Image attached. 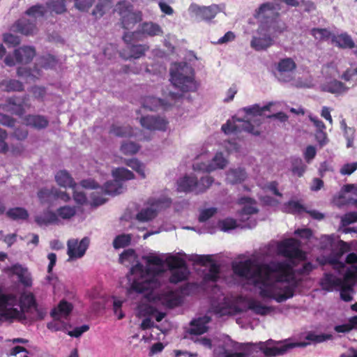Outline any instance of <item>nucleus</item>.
<instances>
[{
  "instance_id": "f257e3e1",
  "label": "nucleus",
  "mask_w": 357,
  "mask_h": 357,
  "mask_svg": "<svg viewBox=\"0 0 357 357\" xmlns=\"http://www.w3.org/2000/svg\"><path fill=\"white\" fill-rule=\"evenodd\" d=\"M143 260L146 263L145 268L137 260L133 249L124 250L119 257L121 264L127 266L132 265L128 275L129 282L132 283L126 292L131 299L140 296L149 301L153 299L151 292L161 285L164 274L169 277V281L172 284L185 280L189 274L185 261L174 255H169L164 259L151 255L143 257Z\"/></svg>"
},
{
  "instance_id": "f03ea898",
  "label": "nucleus",
  "mask_w": 357,
  "mask_h": 357,
  "mask_svg": "<svg viewBox=\"0 0 357 357\" xmlns=\"http://www.w3.org/2000/svg\"><path fill=\"white\" fill-rule=\"evenodd\" d=\"M234 273L253 284L263 298L282 303L292 298L296 285L288 278V267L282 263L261 265L255 259L232 264Z\"/></svg>"
},
{
  "instance_id": "7ed1b4c3",
  "label": "nucleus",
  "mask_w": 357,
  "mask_h": 357,
  "mask_svg": "<svg viewBox=\"0 0 357 357\" xmlns=\"http://www.w3.org/2000/svg\"><path fill=\"white\" fill-rule=\"evenodd\" d=\"M320 243L322 249L331 250L328 259V262L333 266L334 269L344 275L345 282L342 288L339 289L341 298L347 302L351 301L353 298L349 291L352 290V286L357 281V255L350 253L347 255L346 263L350 266L347 267L340 259L349 250L347 243L341 240L336 241L329 236L323 237Z\"/></svg>"
},
{
  "instance_id": "20e7f679",
  "label": "nucleus",
  "mask_w": 357,
  "mask_h": 357,
  "mask_svg": "<svg viewBox=\"0 0 357 357\" xmlns=\"http://www.w3.org/2000/svg\"><path fill=\"white\" fill-rule=\"evenodd\" d=\"M33 310L37 318H43L44 313L38 308L32 293L24 292L20 298L13 294H0V322L14 320L22 322L26 319L25 313Z\"/></svg>"
},
{
  "instance_id": "39448f33",
  "label": "nucleus",
  "mask_w": 357,
  "mask_h": 357,
  "mask_svg": "<svg viewBox=\"0 0 357 357\" xmlns=\"http://www.w3.org/2000/svg\"><path fill=\"white\" fill-rule=\"evenodd\" d=\"M307 343H289L280 346L273 345V341L269 340L266 342H259L258 344H241L238 342L228 340L222 348L224 357H248L253 351L259 349L267 357H274L285 354L290 349L296 347H305Z\"/></svg>"
},
{
  "instance_id": "423d86ee",
  "label": "nucleus",
  "mask_w": 357,
  "mask_h": 357,
  "mask_svg": "<svg viewBox=\"0 0 357 357\" xmlns=\"http://www.w3.org/2000/svg\"><path fill=\"white\" fill-rule=\"evenodd\" d=\"M272 105L273 102H268L263 107L255 104L243 107L239 112H244L245 116L242 118L233 117L232 121H228L222 125V130L226 134L245 131L258 136L261 132L258 128L263 122V112L269 110Z\"/></svg>"
},
{
  "instance_id": "0eeeda50",
  "label": "nucleus",
  "mask_w": 357,
  "mask_h": 357,
  "mask_svg": "<svg viewBox=\"0 0 357 357\" xmlns=\"http://www.w3.org/2000/svg\"><path fill=\"white\" fill-rule=\"evenodd\" d=\"M286 29L284 22H273L272 24L261 22L253 33L250 47L255 51H264L275 43V39Z\"/></svg>"
},
{
  "instance_id": "6e6552de",
  "label": "nucleus",
  "mask_w": 357,
  "mask_h": 357,
  "mask_svg": "<svg viewBox=\"0 0 357 357\" xmlns=\"http://www.w3.org/2000/svg\"><path fill=\"white\" fill-rule=\"evenodd\" d=\"M171 82L182 91H193L197 89L194 79V70L185 62L175 63L171 69Z\"/></svg>"
},
{
  "instance_id": "1a4fd4ad",
  "label": "nucleus",
  "mask_w": 357,
  "mask_h": 357,
  "mask_svg": "<svg viewBox=\"0 0 357 357\" xmlns=\"http://www.w3.org/2000/svg\"><path fill=\"white\" fill-rule=\"evenodd\" d=\"M213 181L210 176H203L199 181L194 176H185L178 181L177 190L183 192L203 193L210 188Z\"/></svg>"
},
{
  "instance_id": "9d476101",
  "label": "nucleus",
  "mask_w": 357,
  "mask_h": 357,
  "mask_svg": "<svg viewBox=\"0 0 357 357\" xmlns=\"http://www.w3.org/2000/svg\"><path fill=\"white\" fill-rule=\"evenodd\" d=\"M114 181H108L105 184L104 188H98L101 192L109 195H116L123 192V186L122 181L130 180L134 178L133 173L124 168L119 167L112 171Z\"/></svg>"
},
{
  "instance_id": "9b49d317",
  "label": "nucleus",
  "mask_w": 357,
  "mask_h": 357,
  "mask_svg": "<svg viewBox=\"0 0 357 357\" xmlns=\"http://www.w3.org/2000/svg\"><path fill=\"white\" fill-rule=\"evenodd\" d=\"M183 100V94L169 91L165 98L160 99L149 96L144 99L143 107L149 110H156L159 108L168 109L173 106H179Z\"/></svg>"
},
{
  "instance_id": "f8f14e48",
  "label": "nucleus",
  "mask_w": 357,
  "mask_h": 357,
  "mask_svg": "<svg viewBox=\"0 0 357 357\" xmlns=\"http://www.w3.org/2000/svg\"><path fill=\"white\" fill-rule=\"evenodd\" d=\"M342 78L345 81L352 83L351 87L356 86L357 84V67L347 70L342 74ZM349 88L350 86H346L344 83L337 79L330 81L321 86L323 91L336 95H342L347 93Z\"/></svg>"
},
{
  "instance_id": "ddd939ff",
  "label": "nucleus",
  "mask_w": 357,
  "mask_h": 357,
  "mask_svg": "<svg viewBox=\"0 0 357 357\" xmlns=\"http://www.w3.org/2000/svg\"><path fill=\"white\" fill-rule=\"evenodd\" d=\"M226 8L224 3L220 4H211L208 6H201L196 3H191L188 8L190 14L198 20L210 21L220 12H223Z\"/></svg>"
},
{
  "instance_id": "4468645a",
  "label": "nucleus",
  "mask_w": 357,
  "mask_h": 357,
  "mask_svg": "<svg viewBox=\"0 0 357 357\" xmlns=\"http://www.w3.org/2000/svg\"><path fill=\"white\" fill-rule=\"evenodd\" d=\"M171 202V199L165 196L151 199L149 201V206L137 213V219L141 222L151 220L157 215L160 210L169 207Z\"/></svg>"
},
{
  "instance_id": "2eb2a0df",
  "label": "nucleus",
  "mask_w": 357,
  "mask_h": 357,
  "mask_svg": "<svg viewBox=\"0 0 357 357\" xmlns=\"http://www.w3.org/2000/svg\"><path fill=\"white\" fill-rule=\"evenodd\" d=\"M280 5L274 2H266L259 6L254 13L255 18L261 22L272 24L273 22H282L278 20L280 16Z\"/></svg>"
},
{
  "instance_id": "dca6fc26",
  "label": "nucleus",
  "mask_w": 357,
  "mask_h": 357,
  "mask_svg": "<svg viewBox=\"0 0 357 357\" xmlns=\"http://www.w3.org/2000/svg\"><path fill=\"white\" fill-rule=\"evenodd\" d=\"M277 251L280 255L287 257L289 261L294 264L297 260H303L305 253L298 248V241L289 238L284 240L277 246Z\"/></svg>"
},
{
  "instance_id": "f3484780",
  "label": "nucleus",
  "mask_w": 357,
  "mask_h": 357,
  "mask_svg": "<svg viewBox=\"0 0 357 357\" xmlns=\"http://www.w3.org/2000/svg\"><path fill=\"white\" fill-rule=\"evenodd\" d=\"M117 9L121 16L122 27L125 29H132L136 24L142 20V13L134 10L131 6L120 3Z\"/></svg>"
},
{
  "instance_id": "a211bd4d",
  "label": "nucleus",
  "mask_w": 357,
  "mask_h": 357,
  "mask_svg": "<svg viewBox=\"0 0 357 357\" xmlns=\"http://www.w3.org/2000/svg\"><path fill=\"white\" fill-rule=\"evenodd\" d=\"M211 310L219 317L235 315L242 312L234 301L225 296H222L218 303L213 301Z\"/></svg>"
},
{
  "instance_id": "6ab92c4d",
  "label": "nucleus",
  "mask_w": 357,
  "mask_h": 357,
  "mask_svg": "<svg viewBox=\"0 0 357 357\" xmlns=\"http://www.w3.org/2000/svg\"><path fill=\"white\" fill-rule=\"evenodd\" d=\"M296 67V63L291 59H281L278 63L275 75L280 82H289L294 79Z\"/></svg>"
},
{
  "instance_id": "aec40b11",
  "label": "nucleus",
  "mask_w": 357,
  "mask_h": 357,
  "mask_svg": "<svg viewBox=\"0 0 357 357\" xmlns=\"http://www.w3.org/2000/svg\"><path fill=\"white\" fill-rule=\"evenodd\" d=\"M89 245V239L87 237L83 238L80 241L77 239H69L67 242V254L69 257L68 261L82 257Z\"/></svg>"
},
{
  "instance_id": "412c9836",
  "label": "nucleus",
  "mask_w": 357,
  "mask_h": 357,
  "mask_svg": "<svg viewBox=\"0 0 357 357\" xmlns=\"http://www.w3.org/2000/svg\"><path fill=\"white\" fill-rule=\"evenodd\" d=\"M227 160L223 157L222 153H218L208 163L195 162L193 169L196 171L210 172L217 169H223L227 165Z\"/></svg>"
},
{
  "instance_id": "4be33fe9",
  "label": "nucleus",
  "mask_w": 357,
  "mask_h": 357,
  "mask_svg": "<svg viewBox=\"0 0 357 357\" xmlns=\"http://www.w3.org/2000/svg\"><path fill=\"white\" fill-rule=\"evenodd\" d=\"M142 126L149 130L165 131L168 124L167 121L158 116H146L140 119Z\"/></svg>"
},
{
  "instance_id": "5701e85b",
  "label": "nucleus",
  "mask_w": 357,
  "mask_h": 357,
  "mask_svg": "<svg viewBox=\"0 0 357 357\" xmlns=\"http://www.w3.org/2000/svg\"><path fill=\"white\" fill-rule=\"evenodd\" d=\"M341 275V273H340ZM338 278L332 273H326L320 280V284L324 290L333 291L342 288L345 282L344 275Z\"/></svg>"
},
{
  "instance_id": "b1692460",
  "label": "nucleus",
  "mask_w": 357,
  "mask_h": 357,
  "mask_svg": "<svg viewBox=\"0 0 357 357\" xmlns=\"http://www.w3.org/2000/svg\"><path fill=\"white\" fill-rule=\"evenodd\" d=\"M252 199L249 198V197H242L239 200V202L241 204H248V205H245L242 211H241V220L244 221V220H250V222L242 226V227H248V228H252L254 227L255 225H256V220H250V217H249L248 215H252V214H255L258 212V209L252 205Z\"/></svg>"
},
{
  "instance_id": "393cba45",
  "label": "nucleus",
  "mask_w": 357,
  "mask_h": 357,
  "mask_svg": "<svg viewBox=\"0 0 357 357\" xmlns=\"http://www.w3.org/2000/svg\"><path fill=\"white\" fill-rule=\"evenodd\" d=\"M211 321V317L208 314L194 319L190 322L189 333L194 335H202L206 333L208 327L207 324Z\"/></svg>"
},
{
  "instance_id": "a878e982",
  "label": "nucleus",
  "mask_w": 357,
  "mask_h": 357,
  "mask_svg": "<svg viewBox=\"0 0 357 357\" xmlns=\"http://www.w3.org/2000/svg\"><path fill=\"white\" fill-rule=\"evenodd\" d=\"M197 261L203 264H209L208 273L205 275V280L210 281H216L219 278V266L213 260L211 255H199L197 257Z\"/></svg>"
},
{
  "instance_id": "bb28decb",
  "label": "nucleus",
  "mask_w": 357,
  "mask_h": 357,
  "mask_svg": "<svg viewBox=\"0 0 357 357\" xmlns=\"http://www.w3.org/2000/svg\"><path fill=\"white\" fill-rule=\"evenodd\" d=\"M15 28L23 35H33L36 31V20L22 17L15 23Z\"/></svg>"
},
{
  "instance_id": "cd10ccee",
  "label": "nucleus",
  "mask_w": 357,
  "mask_h": 357,
  "mask_svg": "<svg viewBox=\"0 0 357 357\" xmlns=\"http://www.w3.org/2000/svg\"><path fill=\"white\" fill-rule=\"evenodd\" d=\"M1 108L13 114L22 116L24 114V109L22 102L17 97L8 98Z\"/></svg>"
},
{
  "instance_id": "c85d7f7f",
  "label": "nucleus",
  "mask_w": 357,
  "mask_h": 357,
  "mask_svg": "<svg viewBox=\"0 0 357 357\" xmlns=\"http://www.w3.org/2000/svg\"><path fill=\"white\" fill-rule=\"evenodd\" d=\"M248 177L245 169L235 167L229 169L226 174V181L228 183L234 185L243 182Z\"/></svg>"
},
{
  "instance_id": "c756f323",
  "label": "nucleus",
  "mask_w": 357,
  "mask_h": 357,
  "mask_svg": "<svg viewBox=\"0 0 357 357\" xmlns=\"http://www.w3.org/2000/svg\"><path fill=\"white\" fill-rule=\"evenodd\" d=\"M15 59L17 63H28L36 55L35 49L30 46L22 47L14 52Z\"/></svg>"
},
{
  "instance_id": "7c9ffc66",
  "label": "nucleus",
  "mask_w": 357,
  "mask_h": 357,
  "mask_svg": "<svg viewBox=\"0 0 357 357\" xmlns=\"http://www.w3.org/2000/svg\"><path fill=\"white\" fill-rule=\"evenodd\" d=\"M137 32L151 37L162 36L163 34L161 26L158 24L153 22H146L141 24L139 26Z\"/></svg>"
},
{
  "instance_id": "2f4dec72",
  "label": "nucleus",
  "mask_w": 357,
  "mask_h": 357,
  "mask_svg": "<svg viewBox=\"0 0 357 357\" xmlns=\"http://www.w3.org/2000/svg\"><path fill=\"white\" fill-rule=\"evenodd\" d=\"M57 188L50 189L44 188L38 192V197L42 204L53 205L54 201L58 199Z\"/></svg>"
},
{
  "instance_id": "473e14b6",
  "label": "nucleus",
  "mask_w": 357,
  "mask_h": 357,
  "mask_svg": "<svg viewBox=\"0 0 357 357\" xmlns=\"http://www.w3.org/2000/svg\"><path fill=\"white\" fill-rule=\"evenodd\" d=\"M128 52L126 50H123L121 52V56L125 59H138L144 54L148 50V47L144 45H131L127 47Z\"/></svg>"
},
{
  "instance_id": "72a5a7b5",
  "label": "nucleus",
  "mask_w": 357,
  "mask_h": 357,
  "mask_svg": "<svg viewBox=\"0 0 357 357\" xmlns=\"http://www.w3.org/2000/svg\"><path fill=\"white\" fill-rule=\"evenodd\" d=\"M24 121L26 126L38 130L45 128L49 124L47 119L42 115L29 114L25 116Z\"/></svg>"
},
{
  "instance_id": "f704fd0d",
  "label": "nucleus",
  "mask_w": 357,
  "mask_h": 357,
  "mask_svg": "<svg viewBox=\"0 0 357 357\" xmlns=\"http://www.w3.org/2000/svg\"><path fill=\"white\" fill-rule=\"evenodd\" d=\"M14 274L18 276L20 282L25 287H30L32 284V280L30 273L27 269L19 264H16L11 267Z\"/></svg>"
},
{
  "instance_id": "c9c22d12",
  "label": "nucleus",
  "mask_w": 357,
  "mask_h": 357,
  "mask_svg": "<svg viewBox=\"0 0 357 357\" xmlns=\"http://www.w3.org/2000/svg\"><path fill=\"white\" fill-rule=\"evenodd\" d=\"M248 307L255 314L265 316L273 311V307L266 306L257 300H250L248 303Z\"/></svg>"
},
{
  "instance_id": "e433bc0d",
  "label": "nucleus",
  "mask_w": 357,
  "mask_h": 357,
  "mask_svg": "<svg viewBox=\"0 0 357 357\" xmlns=\"http://www.w3.org/2000/svg\"><path fill=\"white\" fill-rule=\"evenodd\" d=\"M332 42L342 49H351L354 47V42L351 37L347 33H341L337 36H332Z\"/></svg>"
},
{
  "instance_id": "4c0bfd02",
  "label": "nucleus",
  "mask_w": 357,
  "mask_h": 357,
  "mask_svg": "<svg viewBox=\"0 0 357 357\" xmlns=\"http://www.w3.org/2000/svg\"><path fill=\"white\" fill-rule=\"evenodd\" d=\"M35 221L40 226L47 225L57 222L58 218L56 213L46 210L43 214L36 215Z\"/></svg>"
},
{
  "instance_id": "58836bf2",
  "label": "nucleus",
  "mask_w": 357,
  "mask_h": 357,
  "mask_svg": "<svg viewBox=\"0 0 357 357\" xmlns=\"http://www.w3.org/2000/svg\"><path fill=\"white\" fill-rule=\"evenodd\" d=\"M55 180L61 187L74 188L75 185H76L73 178L66 170L58 172L55 175Z\"/></svg>"
},
{
  "instance_id": "ea45409f",
  "label": "nucleus",
  "mask_w": 357,
  "mask_h": 357,
  "mask_svg": "<svg viewBox=\"0 0 357 357\" xmlns=\"http://www.w3.org/2000/svg\"><path fill=\"white\" fill-rule=\"evenodd\" d=\"M73 310V305L71 303L66 301H61L58 307L54 308L51 312V316L54 319H59L58 316L59 314L67 317Z\"/></svg>"
},
{
  "instance_id": "a19ab883",
  "label": "nucleus",
  "mask_w": 357,
  "mask_h": 357,
  "mask_svg": "<svg viewBox=\"0 0 357 357\" xmlns=\"http://www.w3.org/2000/svg\"><path fill=\"white\" fill-rule=\"evenodd\" d=\"M0 87L5 91H22L23 84L16 79H4L0 82Z\"/></svg>"
},
{
  "instance_id": "79ce46f5",
  "label": "nucleus",
  "mask_w": 357,
  "mask_h": 357,
  "mask_svg": "<svg viewBox=\"0 0 357 357\" xmlns=\"http://www.w3.org/2000/svg\"><path fill=\"white\" fill-rule=\"evenodd\" d=\"M340 128L344 132V137L347 140V148L354 147V141L355 138L356 130L354 127L347 126L345 120L340 122Z\"/></svg>"
},
{
  "instance_id": "37998d69",
  "label": "nucleus",
  "mask_w": 357,
  "mask_h": 357,
  "mask_svg": "<svg viewBox=\"0 0 357 357\" xmlns=\"http://www.w3.org/2000/svg\"><path fill=\"white\" fill-rule=\"evenodd\" d=\"M6 215L8 218L13 220H26L29 217L28 211L25 208L22 207H15L9 209L6 212Z\"/></svg>"
},
{
  "instance_id": "c03bdc74",
  "label": "nucleus",
  "mask_w": 357,
  "mask_h": 357,
  "mask_svg": "<svg viewBox=\"0 0 357 357\" xmlns=\"http://www.w3.org/2000/svg\"><path fill=\"white\" fill-rule=\"evenodd\" d=\"M291 172L294 175H297L301 177L306 169V165L303 163V160L300 158H291Z\"/></svg>"
},
{
  "instance_id": "a18cd8bd",
  "label": "nucleus",
  "mask_w": 357,
  "mask_h": 357,
  "mask_svg": "<svg viewBox=\"0 0 357 357\" xmlns=\"http://www.w3.org/2000/svg\"><path fill=\"white\" fill-rule=\"evenodd\" d=\"M57 217L63 219H70L76 213V208L75 206H64L59 208L56 211Z\"/></svg>"
},
{
  "instance_id": "49530a36",
  "label": "nucleus",
  "mask_w": 357,
  "mask_h": 357,
  "mask_svg": "<svg viewBox=\"0 0 357 357\" xmlns=\"http://www.w3.org/2000/svg\"><path fill=\"white\" fill-rule=\"evenodd\" d=\"M125 163L126 164V165L132 168L133 170L136 171L142 176V178H145L144 165L141 163L137 159L131 158L126 160Z\"/></svg>"
},
{
  "instance_id": "de8ad7c7",
  "label": "nucleus",
  "mask_w": 357,
  "mask_h": 357,
  "mask_svg": "<svg viewBox=\"0 0 357 357\" xmlns=\"http://www.w3.org/2000/svg\"><path fill=\"white\" fill-rule=\"evenodd\" d=\"M131 241L130 234H121L117 236L113 241V246L115 249H119L128 246Z\"/></svg>"
},
{
  "instance_id": "09e8293b",
  "label": "nucleus",
  "mask_w": 357,
  "mask_h": 357,
  "mask_svg": "<svg viewBox=\"0 0 357 357\" xmlns=\"http://www.w3.org/2000/svg\"><path fill=\"white\" fill-rule=\"evenodd\" d=\"M109 132L117 137H127L132 135L131 128L129 126H117L113 125Z\"/></svg>"
},
{
  "instance_id": "8fccbe9b",
  "label": "nucleus",
  "mask_w": 357,
  "mask_h": 357,
  "mask_svg": "<svg viewBox=\"0 0 357 357\" xmlns=\"http://www.w3.org/2000/svg\"><path fill=\"white\" fill-rule=\"evenodd\" d=\"M140 146L133 142H123L121 146V151L125 155H133L138 152Z\"/></svg>"
},
{
  "instance_id": "3c124183",
  "label": "nucleus",
  "mask_w": 357,
  "mask_h": 357,
  "mask_svg": "<svg viewBox=\"0 0 357 357\" xmlns=\"http://www.w3.org/2000/svg\"><path fill=\"white\" fill-rule=\"evenodd\" d=\"M304 210L303 206L295 201H290L284 206V211L286 213H300Z\"/></svg>"
},
{
  "instance_id": "603ef678",
  "label": "nucleus",
  "mask_w": 357,
  "mask_h": 357,
  "mask_svg": "<svg viewBox=\"0 0 357 357\" xmlns=\"http://www.w3.org/2000/svg\"><path fill=\"white\" fill-rule=\"evenodd\" d=\"M218 227L221 231L227 232L237 227L238 225L235 220L232 218H226L225 220H220L218 223Z\"/></svg>"
},
{
  "instance_id": "864d4df0",
  "label": "nucleus",
  "mask_w": 357,
  "mask_h": 357,
  "mask_svg": "<svg viewBox=\"0 0 357 357\" xmlns=\"http://www.w3.org/2000/svg\"><path fill=\"white\" fill-rule=\"evenodd\" d=\"M312 35L317 40H328L331 36V33L326 29L314 28L311 31Z\"/></svg>"
},
{
  "instance_id": "5fc2aeb1",
  "label": "nucleus",
  "mask_w": 357,
  "mask_h": 357,
  "mask_svg": "<svg viewBox=\"0 0 357 357\" xmlns=\"http://www.w3.org/2000/svg\"><path fill=\"white\" fill-rule=\"evenodd\" d=\"M108 6V0H104L103 1L98 3L95 8L92 11V15L96 18L101 17L105 14V10Z\"/></svg>"
},
{
  "instance_id": "6e6d98bb",
  "label": "nucleus",
  "mask_w": 357,
  "mask_h": 357,
  "mask_svg": "<svg viewBox=\"0 0 357 357\" xmlns=\"http://www.w3.org/2000/svg\"><path fill=\"white\" fill-rule=\"evenodd\" d=\"M113 300V312L114 314L117 317L118 319H122L125 314L121 310L122 305L123 303V301L119 300L116 296H112Z\"/></svg>"
},
{
  "instance_id": "4d7b16f0",
  "label": "nucleus",
  "mask_w": 357,
  "mask_h": 357,
  "mask_svg": "<svg viewBox=\"0 0 357 357\" xmlns=\"http://www.w3.org/2000/svg\"><path fill=\"white\" fill-rule=\"evenodd\" d=\"M331 335H324V334H316L314 333H309L305 339L310 342H313L315 343H319L324 342L328 339H330Z\"/></svg>"
},
{
  "instance_id": "13d9d810",
  "label": "nucleus",
  "mask_w": 357,
  "mask_h": 357,
  "mask_svg": "<svg viewBox=\"0 0 357 357\" xmlns=\"http://www.w3.org/2000/svg\"><path fill=\"white\" fill-rule=\"evenodd\" d=\"M26 14L33 17V20H36V18L43 17L44 15L43 7L40 5L33 6L26 11Z\"/></svg>"
},
{
  "instance_id": "bf43d9fd",
  "label": "nucleus",
  "mask_w": 357,
  "mask_h": 357,
  "mask_svg": "<svg viewBox=\"0 0 357 357\" xmlns=\"http://www.w3.org/2000/svg\"><path fill=\"white\" fill-rule=\"evenodd\" d=\"M75 7L79 10L85 11L91 7L95 0H74Z\"/></svg>"
},
{
  "instance_id": "052dcab7",
  "label": "nucleus",
  "mask_w": 357,
  "mask_h": 357,
  "mask_svg": "<svg viewBox=\"0 0 357 357\" xmlns=\"http://www.w3.org/2000/svg\"><path fill=\"white\" fill-rule=\"evenodd\" d=\"M357 169V162L347 163L342 165L340 169V173L342 175H351Z\"/></svg>"
},
{
  "instance_id": "680f3d73",
  "label": "nucleus",
  "mask_w": 357,
  "mask_h": 357,
  "mask_svg": "<svg viewBox=\"0 0 357 357\" xmlns=\"http://www.w3.org/2000/svg\"><path fill=\"white\" fill-rule=\"evenodd\" d=\"M8 137L7 132L0 128V153H6L8 151V145L6 142V139Z\"/></svg>"
},
{
  "instance_id": "e2e57ef3",
  "label": "nucleus",
  "mask_w": 357,
  "mask_h": 357,
  "mask_svg": "<svg viewBox=\"0 0 357 357\" xmlns=\"http://www.w3.org/2000/svg\"><path fill=\"white\" fill-rule=\"evenodd\" d=\"M216 212H217V208H213V207L204 209L201 211L199 217V220L200 222H205L207 220H208L210 218H211L213 215H215L216 213Z\"/></svg>"
},
{
  "instance_id": "0e129e2a",
  "label": "nucleus",
  "mask_w": 357,
  "mask_h": 357,
  "mask_svg": "<svg viewBox=\"0 0 357 357\" xmlns=\"http://www.w3.org/2000/svg\"><path fill=\"white\" fill-rule=\"evenodd\" d=\"M89 326L88 325H82L79 327L75 328L73 331H68V335L70 337H80L84 333L89 331Z\"/></svg>"
},
{
  "instance_id": "69168bd1",
  "label": "nucleus",
  "mask_w": 357,
  "mask_h": 357,
  "mask_svg": "<svg viewBox=\"0 0 357 357\" xmlns=\"http://www.w3.org/2000/svg\"><path fill=\"white\" fill-rule=\"evenodd\" d=\"M13 137L19 141L24 140L28 136V131L24 128H16L13 133Z\"/></svg>"
},
{
  "instance_id": "338daca9",
  "label": "nucleus",
  "mask_w": 357,
  "mask_h": 357,
  "mask_svg": "<svg viewBox=\"0 0 357 357\" xmlns=\"http://www.w3.org/2000/svg\"><path fill=\"white\" fill-rule=\"evenodd\" d=\"M73 190H74L73 197H74L75 201L79 204H83L86 203V194L82 191H79L75 187L73 188Z\"/></svg>"
},
{
  "instance_id": "774afa93",
  "label": "nucleus",
  "mask_w": 357,
  "mask_h": 357,
  "mask_svg": "<svg viewBox=\"0 0 357 357\" xmlns=\"http://www.w3.org/2000/svg\"><path fill=\"white\" fill-rule=\"evenodd\" d=\"M0 124L7 127H14L15 121L10 116L0 113Z\"/></svg>"
}]
</instances>
